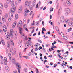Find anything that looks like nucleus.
Wrapping results in <instances>:
<instances>
[{
	"label": "nucleus",
	"mask_w": 73,
	"mask_h": 73,
	"mask_svg": "<svg viewBox=\"0 0 73 73\" xmlns=\"http://www.w3.org/2000/svg\"><path fill=\"white\" fill-rule=\"evenodd\" d=\"M10 2H11V3H13V0H10Z\"/></svg>",
	"instance_id": "59"
},
{
	"label": "nucleus",
	"mask_w": 73,
	"mask_h": 73,
	"mask_svg": "<svg viewBox=\"0 0 73 73\" xmlns=\"http://www.w3.org/2000/svg\"><path fill=\"white\" fill-rule=\"evenodd\" d=\"M2 20H3V23H5V22L6 21V20H5V19L3 17Z\"/></svg>",
	"instance_id": "27"
},
{
	"label": "nucleus",
	"mask_w": 73,
	"mask_h": 73,
	"mask_svg": "<svg viewBox=\"0 0 73 73\" xmlns=\"http://www.w3.org/2000/svg\"><path fill=\"white\" fill-rule=\"evenodd\" d=\"M24 70L25 72H27V68H25Z\"/></svg>",
	"instance_id": "47"
},
{
	"label": "nucleus",
	"mask_w": 73,
	"mask_h": 73,
	"mask_svg": "<svg viewBox=\"0 0 73 73\" xmlns=\"http://www.w3.org/2000/svg\"><path fill=\"white\" fill-rule=\"evenodd\" d=\"M6 39H7V40H9L10 39L9 33H7V35L6 36Z\"/></svg>",
	"instance_id": "6"
},
{
	"label": "nucleus",
	"mask_w": 73,
	"mask_h": 73,
	"mask_svg": "<svg viewBox=\"0 0 73 73\" xmlns=\"http://www.w3.org/2000/svg\"><path fill=\"white\" fill-rule=\"evenodd\" d=\"M30 12V11H29V10H27V11H26V12H27V13H28V12Z\"/></svg>",
	"instance_id": "63"
},
{
	"label": "nucleus",
	"mask_w": 73,
	"mask_h": 73,
	"mask_svg": "<svg viewBox=\"0 0 73 73\" xmlns=\"http://www.w3.org/2000/svg\"><path fill=\"white\" fill-rule=\"evenodd\" d=\"M72 30V28L70 27L69 29H68V32H70V31H71Z\"/></svg>",
	"instance_id": "32"
},
{
	"label": "nucleus",
	"mask_w": 73,
	"mask_h": 73,
	"mask_svg": "<svg viewBox=\"0 0 73 73\" xmlns=\"http://www.w3.org/2000/svg\"><path fill=\"white\" fill-rule=\"evenodd\" d=\"M6 2L7 4H9V2H10V1H9V0H6Z\"/></svg>",
	"instance_id": "30"
},
{
	"label": "nucleus",
	"mask_w": 73,
	"mask_h": 73,
	"mask_svg": "<svg viewBox=\"0 0 73 73\" xmlns=\"http://www.w3.org/2000/svg\"><path fill=\"white\" fill-rule=\"evenodd\" d=\"M19 17V16H18V14H16L15 17V19H17Z\"/></svg>",
	"instance_id": "24"
},
{
	"label": "nucleus",
	"mask_w": 73,
	"mask_h": 73,
	"mask_svg": "<svg viewBox=\"0 0 73 73\" xmlns=\"http://www.w3.org/2000/svg\"><path fill=\"white\" fill-rule=\"evenodd\" d=\"M25 10L24 12H26L27 11L28 9H27V8H25Z\"/></svg>",
	"instance_id": "48"
},
{
	"label": "nucleus",
	"mask_w": 73,
	"mask_h": 73,
	"mask_svg": "<svg viewBox=\"0 0 73 73\" xmlns=\"http://www.w3.org/2000/svg\"><path fill=\"white\" fill-rule=\"evenodd\" d=\"M42 29V31H44L45 32L46 31V29H45L44 28H43Z\"/></svg>",
	"instance_id": "40"
},
{
	"label": "nucleus",
	"mask_w": 73,
	"mask_h": 73,
	"mask_svg": "<svg viewBox=\"0 0 73 73\" xmlns=\"http://www.w3.org/2000/svg\"><path fill=\"white\" fill-rule=\"evenodd\" d=\"M12 62L13 64H15L16 63V61L15 59V58H13L12 59Z\"/></svg>",
	"instance_id": "16"
},
{
	"label": "nucleus",
	"mask_w": 73,
	"mask_h": 73,
	"mask_svg": "<svg viewBox=\"0 0 73 73\" xmlns=\"http://www.w3.org/2000/svg\"><path fill=\"white\" fill-rule=\"evenodd\" d=\"M65 12H66V13L65 14V15L66 16H68V15L70 13L71 11H70V9L67 8L66 9Z\"/></svg>",
	"instance_id": "3"
},
{
	"label": "nucleus",
	"mask_w": 73,
	"mask_h": 73,
	"mask_svg": "<svg viewBox=\"0 0 73 73\" xmlns=\"http://www.w3.org/2000/svg\"><path fill=\"white\" fill-rule=\"evenodd\" d=\"M70 19L71 21H73V18H71Z\"/></svg>",
	"instance_id": "61"
},
{
	"label": "nucleus",
	"mask_w": 73,
	"mask_h": 73,
	"mask_svg": "<svg viewBox=\"0 0 73 73\" xmlns=\"http://www.w3.org/2000/svg\"><path fill=\"white\" fill-rule=\"evenodd\" d=\"M9 48L10 50H12V49H13L12 47H11V48Z\"/></svg>",
	"instance_id": "64"
},
{
	"label": "nucleus",
	"mask_w": 73,
	"mask_h": 73,
	"mask_svg": "<svg viewBox=\"0 0 73 73\" xmlns=\"http://www.w3.org/2000/svg\"><path fill=\"white\" fill-rule=\"evenodd\" d=\"M20 57H21V53L20 52L19 54Z\"/></svg>",
	"instance_id": "55"
},
{
	"label": "nucleus",
	"mask_w": 73,
	"mask_h": 73,
	"mask_svg": "<svg viewBox=\"0 0 73 73\" xmlns=\"http://www.w3.org/2000/svg\"><path fill=\"white\" fill-rule=\"evenodd\" d=\"M2 11H1V10L0 9V14L1 15H2Z\"/></svg>",
	"instance_id": "52"
},
{
	"label": "nucleus",
	"mask_w": 73,
	"mask_h": 73,
	"mask_svg": "<svg viewBox=\"0 0 73 73\" xmlns=\"http://www.w3.org/2000/svg\"><path fill=\"white\" fill-rule=\"evenodd\" d=\"M36 35H37V33H35L33 34V36H36Z\"/></svg>",
	"instance_id": "60"
},
{
	"label": "nucleus",
	"mask_w": 73,
	"mask_h": 73,
	"mask_svg": "<svg viewBox=\"0 0 73 73\" xmlns=\"http://www.w3.org/2000/svg\"><path fill=\"white\" fill-rule=\"evenodd\" d=\"M22 10H23V7H22V6H21L18 9V11L19 13H20L22 11Z\"/></svg>",
	"instance_id": "12"
},
{
	"label": "nucleus",
	"mask_w": 73,
	"mask_h": 73,
	"mask_svg": "<svg viewBox=\"0 0 73 73\" xmlns=\"http://www.w3.org/2000/svg\"><path fill=\"white\" fill-rule=\"evenodd\" d=\"M16 68L18 69V71L19 73H20V69L21 68V66L19 65V64L17 63L16 64Z\"/></svg>",
	"instance_id": "4"
},
{
	"label": "nucleus",
	"mask_w": 73,
	"mask_h": 73,
	"mask_svg": "<svg viewBox=\"0 0 73 73\" xmlns=\"http://www.w3.org/2000/svg\"><path fill=\"white\" fill-rule=\"evenodd\" d=\"M11 12L12 13H14L15 12V8H11Z\"/></svg>",
	"instance_id": "14"
},
{
	"label": "nucleus",
	"mask_w": 73,
	"mask_h": 73,
	"mask_svg": "<svg viewBox=\"0 0 73 73\" xmlns=\"http://www.w3.org/2000/svg\"><path fill=\"white\" fill-rule=\"evenodd\" d=\"M3 30L4 32H6L7 31V28H6V26L4 25H3Z\"/></svg>",
	"instance_id": "10"
},
{
	"label": "nucleus",
	"mask_w": 73,
	"mask_h": 73,
	"mask_svg": "<svg viewBox=\"0 0 73 73\" xmlns=\"http://www.w3.org/2000/svg\"><path fill=\"white\" fill-rule=\"evenodd\" d=\"M22 29H23V28H21L20 27L19 28V33L22 37H23L24 39H25V40H26V41H27L28 40V38H27V36H25V35H24V33L22 32Z\"/></svg>",
	"instance_id": "1"
},
{
	"label": "nucleus",
	"mask_w": 73,
	"mask_h": 73,
	"mask_svg": "<svg viewBox=\"0 0 73 73\" xmlns=\"http://www.w3.org/2000/svg\"><path fill=\"white\" fill-rule=\"evenodd\" d=\"M9 15L10 16L8 19V21L10 22V21H11V18L12 19L13 17V14L11 13H10Z\"/></svg>",
	"instance_id": "5"
},
{
	"label": "nucleus",
	"mask_w": 73,
	"mask_h": 73,
	"mask_svg": "<svg viewBox=\"0 0 73 73\" xmlns=\"http://www.w3.org/2000/svg\"><path fill=\"white\" fill-rule=\"evenodd\" d=\"M4 7H5V8H7V7H8V5L6 3H4Z\"/></svg>",
	"instance_id": "23"
},
{
	"label": "nucleus",
	"mask_w": 73,
	"mask_h": 73,
	"mask_svg": "<svg viewBox=\"0 0 73 73\" xmlns=\"http://www.w3.org/2000/svg\"><path fill=\"white\" fill-rule=\"evenodd\" d=\"M7 46L8 48H9L10 47V44H8L7 45Z\"/></svg>",
	"instance_id": "37"
},
{
	"label": "nucleus",
	"mask_w": 73,
	"mask_h": 73,
	"mask_svg": "<svg viewBox=\"0 0 73 73\" xmlns=\"http://www.w3.org/2000/svg\"><path fill=\"white\" fill-rule=\"evenodd\" d=\"M11 43H12V45H13L14 43H13V41H12V40H11Z\"/></svg>",
	"instance_id": "58"
},
{
	"label": "nucleus",
	"mask_w": 73,
	"mask_h": 73,
	"mask_svg": "<svg viewBox=\"0 0 73 73\" xmlns=\"http://www.w3.org/2000/svg\"><path fill=\"white\" fill-rule=\"evenodd\" d=\"M36 72L37 73H38V70L37 68L36 69Z\"/></svg>",
	"instance_id": "46"
},
{
	"label": "nucleus",
	"mask_w": 73,
	"mask_h": 73,
	"mask_svg": "<svg viewBox=\"0 0 73 73\" xmlns=\"http://www.w3.org/2000/svg\"><path fill=\"white\" fill-rule=\"evenodd\" d=\"M57 40L58 42H60V43H61V44H63V42L60 41V40H59L58 39Z\"/></svg>",
	"instance_id": "41"
},
{
	"label": "nucleus",
	"mask_w": 73,
	"mask_h": 73,
	"mask_svg": "<svg viewBox=\"0 0 73 73\" xmlns=\"http://www.w3.org/2000/svg\"><path fill=\"white\" fill-rule=\"evenodd\" d=\"M11 5L12 8H15L16 7L15 5L14 4V3H12Z\"/></svg>",
	"instance_id": "22"
},
{
	"label": "nucleus",
	"mask_w": 73,
	"mask_h": 73,
	"mask_svg": "<svg viewBox=\"0 0 73 73\" xmlns=\"http://www.w3.org/2000/svg\"><path fill=\"white\" fill-rule=\"evenodd\" d=\"M37 41H38V42H40V43H42V41H41V40L40 39H38Z\"/></svg>",
	"instance_id": "34"
},
{
	"label": "nucleus",
	"mask_w": 73,
	"mask_h": 73,
	"mask_svg": "<svg viewBox=\"0 0 73 73\" xmlns=\"http://www.w3.org/2000/svg\"><path fill=\"white\" fill-rule=\"evenodd\" d=\"M13 30L12 29H11L10 30V36L11 37H12V36H13Z\"/></svg>",
	"instance_id": "9"
},
{
	"label": "nucleus",
	"mask_w": 73,
	"mask_h": 73,
	"mask_svg": "<svg viewBox=\"0 0 73 73\" xmlns=\"http://www.w3.org/2000/svg\"><path fill=\"white\" fill-rule=\"evenodd\" d=\"M36 0H34L32 2V3H36Z\"/></svg>",
	"instance_id": "49"
},
{
	"label": "nucleus",
	"mask_w": 73,
	"mask_h": 73,
	"mask_svg": "<svg viewBox=\"0 0 73 73\" xmlns=\"http://www.w3.org/2000/svg\"><path fill=\"white\" fill-rule=\"evenodd\" d=\"M47 62V60H44V64H45V62Z\"/></svg>",
	"instance_id": "54"
},
{
	"label": "nucleus",
	"mask_w": 73,
	"mask_h": 73,
	"mask_svg": "<svg viewBox=\"0 0 73 73\" xmlns=\"http://www.w3.org/2000/svg\"><path fill=\"white\" fill-rule=\"evenodd\" d=\"M30 16H32V18H33V16H34V14L33 13V11H31L30 13Z\"/></svg>",
	"instance_id": "13"
},
{
	"label": "nucleus",
	"mask_w": 73,
	"mask_h": 73,
	"mask_svg": "<svg viewBox=\"0 0 73 73\" xmlns=\"http://www.w3.org/2000/svg\"><path fill=\"white\" fill-rule=\"evenodd\" d=\"M40 33H41V32H40V31H39L38 32V35H39V36H40V35H41Z\"/></svg>",
	"instance_id": "53"
},
{
	"label": "nucleus",
	"mask_w": 73,
	"mask_h": 73,
	"mask_svg": "<svg viewBox=\"0 0 73 73\" xmlns=\"http://www.w3.org/2000/svg\"><path fill=\"white\" fill-rule=\"evenodd\" d=\"M44 58L45 60H46L47 59V57H46V56H44Z\"/></svg>",
	"instance_id": "56"
},
{
	"label": "nucleus",
	"mask_w": 73,
	"mask_h": 73,
	"mask_svg": "<svg viewBox=\"0 0 73 73\" xmlns=\"http://www.w3.org/2000/svg\"><path fill=\"white\" fill-rule=\"evenodd\" d=\"M2 26V23L1 21H0V27Z\"/></svg>",
	"instance_id": "50"
},
{
	"label": "nucleus",
	"mask_w": 73,
	"mask_h": 73,
	"mask_svg": "<svg viewBox=\"0 0 73 73\" xmlns=\"http://www.w3.org/2000/svg\"><path fill=\"white\" fill-rule=\"evenodd\" d=\"M60 21L62 23H64L65 21V19L64 16H62L60 18Z\"/></svg>",
	"instance_id": "7"
},
{
	"label": "nucleus",
	"mask_w": 73,
	"mask_h": 73,
	"mask_svg": "<svg viewBox=\"0 0 73 73\" xmlns=\"http://www.w3.org/2000/svg\"><path fill=\"white\" fill-rule=\"evenodd\" d=\"M1 42L3 45H5V42H4V40L3 39H1Z\"/></svg>",
	"instance_id": "19"
},
{
	"label": "nucleus",
	"mask_w": 73,
	"mask_h": 73,
	"mask_svg": "<svg viewBox=\"0 0 73 73\" xmlns=\"http://www.w3.org/2000/svg\"><path fill=\"white\" fill-rule=\"evenodd\" d=\"M67 4L68 6L69 7H70V6H71V3H70V1L69 0H67L66 1Z\"/></svg>",
	"instance_id": "11"
},
{
	"label": "nucleus",
	"mask_w": 73,
	"mask_h": 73,
	"mask_svg": "<svg viewBox=\"0 0 73 73\" xmlns=\"http://www.w3.org/2000/svg\"><path fill=\"white\" fill-rule=\"evenodd\" d=\"M70 26H71L72 27V26H73V22H71L70 23L68 24Z\"/></svg>",
	"instance_id": "18"
},
{
	"label": "nucleus",
	"mask_w": 73,
	"mask_h": 73,
	"mask_svg": "<svg viewBox=\"0 0 73 73\" xmlns=\"http://www.w3.org/2000/svg\"><path fill=\"white\" fill-rule=\"evenodd\" d=\"M50 11H51V12H52L53 11V8L52 7H51L50 8Z\"/></svg>",
	"instance_id": "38"
},
{
	"label": "nucleus",
	"mask_w": 73,
	"mask_h": 73,
	"mask_svg": "<svg viewBox=\"0 0 73 73\" xmlns=\"http://www.w3.org/2000/svg\"><path fill=\"white\" fill-rule=\"evenodd\" d=\"M38 48H35V51H37L38 50Z\"/></svg>",
	"instance_id": "57"
},
{
	"label": "nucleus",
	"mask_w": 73,
	"mask_h": 73,
	"mask_svg": "<svg viewBox=\"0 0 73 73\" xmlns=\"http://www.w3.org/2000/svg\"><path fill=\"white\" fill-rule=\"evenodd\" d=\"M5 69L6 70L7 72L9 70V67H8L7 66H6L5 67Z\"/></svg>",
	"instance_id": "17"
},
{
	"label": "nucleus",
	"mask_w": 73,
	"mask_h": 73,
	"mask_svg": "<svg viewBox=\"0 0 73 73\" xmlns=\"http://www.w3.org/2000/svg\"><path fill=\"white\" fill-rule=\"evenodd\" d=\"M64 21L65 23H68V22H69V20L68 19H65Z\"/></svg>",
	"instance_id": "21"
},
{
	"label": "nucleus",
	"mask_w": 73,
	"mask_h": 73,
	"mask_svg": "<svg viewBox=\"0 0 73 73\" xmlns=\"http://www.w3.org/2000/svg\"><path fill=\"white\" fill-rule=\"evenodd\" d=\"M57 64H55L54 65V68H56V66H57Z\"/></svg>",
	"instance_id": "51"
},
{
	"label": "nucleus",
	"mask_w": 73,
	"mask_h": 73,
	"mask_svg": "<svg viewBox=\"0 0 73 73\" xmlns=\"http://www.w3.org/2000/svg\"><path fill=\"white\" fill-rule=\"evenodd\" d=\"M32 8H33V7L32 6H30L29 7V9H30V10H32Z\"/></svg>",
	"instance_id": "36"
},
{
	"label": "nucleus",
	"mask_w": 73,
	"mask_h": 73,
	"mask_svg": "<svg viewBox=\"0 0 73 73\" xmlns=\"http://www.w3.org/2000/svg\"><path fill=\"white\" fill-rule=\"evenodd\" d=\"M4 61H7V58L6 57H5L4 59Z\"/></svg>",
	"instance_id": "35"
},
{
	"label": "nucleus",
	"mask_w": 73,
	"mask_h": 73,
	"mask_svg": "<svg viewBox=\"0 0 73 73\" xmlns=\"http://www.w3.org/2000/svg\"><path fill=\"white\" fill-rule=\"evenodd\" d=\"M30 21V19H28L27 21V24H28V23H29V22Z\"/></svg>",
	"instance_id": "44"
},
{
	"label": "nucleus",
	"mask_w": 73,
	"mask_h": 73,
	"mask_svg": "<svg viewBox=\"0 0 73 73\" xmlns=\"http://www.w3.org/2000/svg\"><path fill=\"white\" fill-rule=\"evenodd\" d=\"M46 46H47V47H48V46H49V44H47V45H46Z\"/></svg>",
	"instance_id": "62"
},
{
	"label": "nucleus",
	"mask_w": 73,
	"mask_h": 73,
	"mask_svg": "<svg viewBox=\"0 0 73 73\" xmlns=\"http://www.w3.org/2000/svg\"><path fill=\"white\" fill-rule=\"evenodd\" d=\"M32 42L30 40H29L28 41H27L25 44V46L26 48H28L29 46H30L31 45V43Z\"/></svg>",
	"instance_id": "2"
},
{
	"label": "nucleus",
	"mask_w": 73,
	"mask_h": 73,
	"mask_svg": "<svg viewBox=\"0 0 73 73\" xmlns=\"http://www.w3.org/2000/svg\"><path fill=\"white\" fill-rule=\"evenodd\" d=\"M9 57L10 60H11V59H12V56L10 53H9Z\"/></svg>",
	"instance_id": "20"
},
{
	"label": "nucleus",
	"mask_w": 73,
	"mask_h": 73,
	"mask_svg": "<svg viewBox=\"0 0 73 73\" xmlns=\"http://www.w3.org/2000/svg\"><path fill=\"white\" fill-rule=\"evenodd\" d=\"M27 13L26 12H24V15L25 16H26L27 15Z\"/></svg>",
	"instance_id": "31"
},
{
	"label": "nucleus",
	"mask_w": 73,
	"mask_h": 73,
	"mask_svg": "<svg viewBox=\"0 0 73 73\" xmlns=\"http://www.w3.org/2000/svg\"><path fill=\"white\" fill-rule=\"evenodd\" d=\"M63 38L64 39V40H66L68 39V38H67V37H66V36H63Z\"/></svg>",
	"instance_id": "29"
},
{
	"label": "nucleus",
	"mask_w": 73,
	"mask_h": 73,
	"mask_svg": "<svg viewBox=\"0 0 73 73\" xmlns=\"http://www.w3.org/2000/svg\"><path fill=\"white\" fill-rule=\"evenodd\" d=\"M57 56H58V57H59V58H60L62 59V60L64 59V58H63V57L59 55H57Z\"/></svg>",
	"instance_id": "25"
},
{
	"label": "nucleus",
	"mask_w": 73,
	"mask_h": 73,
	"mask_svg": "<svg viewBox=\"0 0 73 73\" xmlns=\"http://www.w3.org/2000/svg\"><path fill=\"white\" fill-rule=\"evenodd\" d=\"M0 8H3V5L2 3H0Z\"/></svg>",
	"instance_id": "26"
},
{
	"label": "nucleus",
	"mask_w": 73,
	"mask_h": 73,
	"mask_svg": "<svg viewBox=\"0 0 73 73\" xmlns=\"http://www.w3.org/2000/svg\"><path fill=\"white\" fill-rule=\"evenodd\" d=\"M23 27L25 29V28H26V27H27V25H26V24H25V25H23Z\"/></svg>",
	"instance_id": "42"
},
{
	"label": "nucleus",
	"mask_w": 73,
	"mask_h": 73,
	"mask_svg": "<svg viewBox=\"0 0 73 73\" xmlns=\"http://www.w3.org/2000/svg\"><path fill=\"white\" fill-rule=\"evenodd\" d=\"M22 24V21H21V20L19 21V22L18 25H21Z\"/></svg>",
	"instance_id": "28"
},
{
	"label": "nucleus",
	"mask_w": 73,
	"mask_h": 73,
	"mask_svg": "<svg viewBox=\"0 0 73 73\" xmlns=\"http://www.w3.org/2000/svg\"><path fill=\"white\" fill-rule=\"evenodd\" d=\"M29 5L28 2V1H26L25 4V7H28Z\"/></svg>",
	"instance_id": "8"
},
{
	"label": "nucleus",
	"mask_w": 73,
	"mask_h": 73,
	"mask_svg": "<svg viewBox=\"0 0 73 73\" xmlns=\"http://www.w3.org/2000/svg\"><path fill=\"white\" fill-rule=\"evenodd\" d=\"M16 22H15L14 23H13V24L12 27L13 28H15V26H16Z\"/></svg>",
	"instance_id": "15"
},
{
	"label": "nucleus",
	"mask_w": 73,
	"mask_h": 73,
	"mask_svg": "<svg viewBox=\"0 0 73 73\" xmlns=\"http://www.w3.org/2000/svg\"><path fill=\"white\" fill-rule=\"evenodd\" d=\"M39 24V22H38L36 23V25H38Z\"/></svg>",
	"instance_id": "43"
},
{
	"label": "nucleus",
	"mask_w": 73,
	"mask_h": 73,
	"mask_svg": "<svg viewBox=\"0 0 73 73\" xmlns=\"http://www.w3.org/2000/svg\"><path fill=\"white\" fill-rule=\"evenodd\" d=\"M22 40H20L19 41V42L20 43V44H21V43H22Z\"/></svg>",
	"instance_id": "45"
},
{
	"label": "nucleus",
	"mask_w": 73,
	"mask_h": 73,
	"mask_svg": "<svg viewBox=\"0 0 73 73\" xmlns=\"http://www.w3.org/2000/svg\"><path fill=\"white\" fill-rule=\"evenodd\" d=\"M8 14H5V17L6 18H7V17H8Z\"/></svg>",
	"instance_id": "33"
},
{
	"label": "nucleus",
	"mask_w": 73,
	"mask_h": 73,
	"mask_svg": "<svg viewBox=\"0 0 73 73\" xmlns=\"http://www.w3.org/2000/svg\"><path fill=\"white\" fill-rule=\"evenodd\" d=\"M16 53V51H14L13 52V55H15V54Z\"/></svg>",
	"instance_id": "39"
}]
</instances>
